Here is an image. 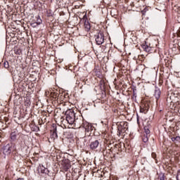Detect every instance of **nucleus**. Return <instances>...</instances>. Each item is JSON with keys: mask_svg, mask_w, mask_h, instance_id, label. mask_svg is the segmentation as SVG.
I'll use <instances>...</instances> for the list:
<instances>
[{"mask_svg": "<svg viewBox=\"0 0 180 180\" xmlns=\"http://www.w3.org/2000/svg\"><path fill=\"white\" fill-rule=\"evenodd\" d=\"M120 126H126V127H127V122H120Z\"/></svg>", "mask_w": 180, "mask_h": 180, "instance_id": "412c9836", "label": "nucleus"}, {"mask_svg": "<svg viewBox=\"0 0 180 180\" xmlns=\"http://www.w3.org/2000/svg\"><path fill=\"white\" fill-rule=\"evenodd\" d=\"M50 96L51 98H53V99H56L58 96V93H57V92H56L54 91H51Z\"/></svg>", "mask_w": 180, "mask_h": 180, "instance_id": "6e6552de", "label": "nucleus"}, {"mask_svg": "<svg viewBox=\"0 0 180 180\" xmlns=\"http://www.w3.org/2000/svg\"><path fill=\"white\" fill-rule=\"evenodd\" d=\"M155 97L157 98V99H160V96L161 95V91L160 90H155Z\"/></svg>", "mask_w": 180, "mask_h": 180, "instance_id": "9d476101", "label": "nucleus"}, {"mask_svg": "<svg viewBox=\"0 0 180 180\" xmlns=\"http://www.w3.org/2000/svg\"><path fill=\"white\" fill-rule=\"evenodd\" d=\"M75 124V127H77V129H79L81 126H82V120L81 119H75V122L73 123Z\"/></svg>", "mask_w": 180, "mask_h": 180, "instance_id": "423d86ee", "label": "nucleus"}, {"mask_svg": "<svg viewBox=\"0 0 180 180\" xmlns=\"http://www.w3.org/2000/svg\"><path fill=\"white\" fill-rule=\"evenodd\" d=\"M96 41L98 46H101V44H103V42L105 41V35H103V33L99 32L98 35L96 37Z\"/></svg>", "mask_w": 180, "mask_h": 180, "instance_id": "7ed1b4c3", "label": "nucleus"}, {"mask_svg": "<svg viewBox=\"0 0 180 180\" xmlns=\"http://www.w3.org/2000/svg\"><path fill=\"white\" fill-rule=\"evenodd\" d=\"M97 147H99V141L96 140L90 143V148L91 150H96Z\"/></svg>", "mask_w": 180, "mask_h": 180, "instance_id": "39448f33", "label": "nucleus"}, {"mask_svg": "<svg viewBox=\"0 0 180 180\" xmlns=\"http://www.w3.org/2000/svg\"><path fill=\"white\" fill-rule=\"evenodd\" d=\"M151 155H152L153 158H157V154H155V153H152Z\"/></svg>", "mask_w": 180, "mask_h": 180, "instance_id": "4be33fe9", "label": "nucleus"}, {"mask_svg": "<svg viewBox=\"0 0 180 180\" xmlns=\"http://www.w3.org/2000/svg\"><path fill=\"white\" fill-rule=\"evenodd\" d=\"M172 141H174V143H176V141L179 143L180 137L179 136L172 137Z\"/></svg>", "mask_w": 180, "mask_h": 180, "instance_id": "f8f14e48", "label": "nucleus"}, {"mask_svg": "<svg viewBox=\"0 0 180 180\" xmlns=\"http://www.w3.org/2000/svg\"><path fill=\"white\" fill-rule=\"evenodd\" d=\"M148 140V139H146V140H144V139H143L144 143H146V141H147Z\"/></svg>", "mask_w": 180, "mask_h": 180, "instance_id": "a878e982", "label": "nucleus"}, {"mask_svg": "<svg viewBox=\"0 0 180 180\" xmlns=\"http://www.w3.org/2000/svg\"><path fill=\"white\" fill-rule=\"evenodd\" d=\"M16 151L15 145L7 144L3 148V153L4 155H10L11 153Z\"/></svg>", "mask_w": 180, "mask_h": 180, "instance_id": "f03ea898", "label": "nucleus"}, {"mask_svg": "<svg viewBox=\"0 0 180 180\" xmlns=\"http://www.w3.org/2000/svg\"><path fill=\"white\" fill-rule=\"evenodd\" d=\"M16 132L14 131L11 134V140H16Z\"/></svg>", "mask_w": 180, "mask_h": 180, "instance_id": "ddd939ff", "label": "nucleus"}, {"mask_svg": "<svg viewBox=\"0 0 180 180\" xmlns=\"http://www.w3.org/2000/svg\"><path fill=\"white\" fill-rule=\"evenodd\" d=\"M159 179L160 180H165V176H164V174H160L159 175Z\"/></svg>", "mask_w": 180, "mask_h": 180, "instance_id": "a211bd4d", "label": "nucleus"}, {"mask_svg": "<svg viewBox=\"0 0 180 180\" xmlns=\"http://www.w3.org/2000/svg\"><path fill=\"white\" fill-rule=\"evenodd\" d=\"M4 68H9V63L8 61L4 62Z\"/></svg>", "mask_w": 180, "mask_h": 180, "instance_id": "dca6fc26", "label": "nucleus"}, {"mask_svg": "<svg viewBox=\"0 0 180 180\" xmlns=\"http://www.w3.org/2000/svg\"><path fill=\"white\" fill-rule=\"evenodd\" d=\"M63 168L65 171H67L68 169H70V168H71V165L70 163H66V162H64L63 164Z\"/></svg>", "mask_w": 180, "mask_h": 180, "instance_id": "1a4fd4ad", "label": "nucleus"}, {"mask_svg": "<svg viewBox=\"0 0 180 180\" xmlns=\"http://www.w3.org/2000/svg\"><path fill=\"white\" fill-rule=\"evenodd\" d=\"M142 49L144 50V51H146V53H152L154 47L151 46V44H147V43L142 44Z\"/></svg>", "mask_w": 180, "mask_h": 180, "instance_id": "20e7f679", "label": "nucleus"}, {"mask_svg": "<svg viewBox=\"0 0 180 180\" xmlns=\"http://www.w3.org/2000/svg\"><path fill=\"white\" fill-rule=\"evenodd\" d=\"M65 115L68 123L69 124H74L75 122V112H74V110H68Z\"/></svg>", "mask_w": 180, "mask_h": 180, "instance_id": "f257e3e1", "label": "nucleus"}, {"mask_svg": "<svg viewBox=\"0 0 180 180\" xmlns=\"http://www.w3.org/2000/svg\"><path fill=\"white\" fill-rule=\"evenodd\" d=\"M37 24L39 25H41L42 20L40 19V16H37Z\"/></svg>", "mask_w": 180, "mask_h": 180, "instance_id": "2eb2a0df", "label": "nucleus"}, {"mask_svg": "<svg viewBox=\"0 0 180 180\" xmlns=\"http://www.w3.org/2000/svg\"><path fill=\"white\" fill-rule=\"evenodd\" d=\"M169 99L172 101V102L175 101V94L172 93L169 96Z\"/></svg>", "mask_w": 180, "mask_h": 180, "instance_id": "4468645a", "label": "nucleus"}, {"mask_svg": "<svg viewBox=\"0 0 180 180\" xmlns=\"http://www.w3.org/2000/svg\"><path fill=\"white\" fill-rule=\"evenodd\" d=\"M176 179L180 180V170L177 173Z\"/></svg>", "mask_w": 180, "mask_h": 180, "instance_id": "aec40b11", "label": "nucleus"}, {"mask_svg": "<svg viewBox=\"0 0 180 180\" xmlns=\"http://www.w3.org/2000/svg\"><path fill=\"white\" fill-rule=\"evenodd\" d=\"M145 131H146V134H150V130L148 129H145Z\"/></svg>", "mask_w": 180, "mask_h": 180, "instance_id": "5701e85b", "label": "nucleus"}, {"mask_svg": "<svg viewBox=\"0 0 180 180\" xmlns=\"http://www.w3.org/2000/svg\"><path fill=\"white\" fill-rule=\"evenodd\" d=\"M31 26H32V27H37V26H39V25L37 24V22H32V23H31Z\"/></svg>", "mask_w": 180, "mask_h": 180, "instance_id": "f3484780", "label": "nucleus"}, {"mask_svg": "<svg viewBox=\"0 0 180 180\" xmlns=\"http://www.w3.org/2000/svg\"><path fill=\"white\" fill-rule=\"evenodd\" d=\"M41 174H47V172H49V170L46 168H44V169H42L41 171Z\"/></svg>", "mask_w": 180, "mask_h": 180, "instance_id": "6ab92c4d", "label": "nucleus"}, {"mask_svg": "<svg viewBox=\"0 0 180 180\" xmlns=\"http://www.w3.org/2000/svg\"><path fill=\"white\" fill-rule=\"evenodd\" d=\"M53 136H55L56 137H57V129H56V130L53 131Z\"/></svg>", "mask_w": 180, "mask_h": 180, "instance_id": "b1692460", "label": "nucleus"}, {"mask_svg": "<svg viewBox=\"0 0 180 180\" xmlns=\"http://www.w3.org/2000/svg\"><path fill=\"white\" fill-rule=\"evenodd\" d=\"M85 32H89L91 30V24L88 20H85L84 25Z\"/></svg>", "mask_w": 180, "mask_h": 180, "instance_id": "0eeeda50", "label": "nucleus"}, {"mask_svg": "<svg viewBox=\"0 0 180 180\" xmlns=\"http://www.w3.org/2000/svg\"><path fill=\"white\" fill-rule=\"evenodd\" d=\"M118 130H120V128H118Z\"/></svg>", "mask_w": 180, "mask_h": 180, "instance_id": "bb28decb", "label": "nucleus"}, {"mask_svg": "<svg viewBox=\"0 0 180 180\" xmlns=\"http://www.w3.org/2000/svg\"><path fill=\"white\" fill-rule=\"evenodd\" d=\"M85 18H86V15H84L83 18L85 19Z\"/></svg>", "mask_w": 180, "mask_h": 180, "instance_id": "393cba45", "label": "nucleus"}, {"mask_svg": "<svg viewBox=\"0 0 180 180\" xmlns=\"http://www.w3.org/2000/svg\"><path fill=\"white\" fill-rule=\"evenodd\" d=\"M84 129L86 130V131H91V130H92V127L91 125H89V124H86V126L84 127Z\"/></svg>", "mask_w": 180, "mask_h": 180, "instance_id": "9b49d317", "label": "nucleus"}]
</instances>
